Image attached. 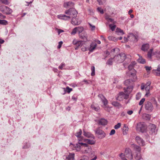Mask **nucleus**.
I'll use <instances>...</instances> for the list:
<instances>
[{
	"label": "nucleus",
	"instance_id": "39448f33",
	"mask_svg": "<svg viewBox=\"0 0 160 160\" xmlns=\"http://www.w3.org/2000/svg\"><path fill=\"white\" fill-rule=\"evenodd\" d=\"M0 10L3 14L7 15H9L12 13V10L5 5H2L0 6Z\"/></svg>",
	"mask_w": 160,
	"mask_h": 160
},
{
	"label": "nucleus",
	"instance_id": "a211bd4d",
	"mask_svg": "<svg viewBox=\"0 0 160 160\" xmlns=\"http://www.w3.org/2000/svg\"><path fill=\"white\" fill-rule=\"evenodd\" d=\"M74 154L69 153L68 155L66 156L65 160H74Z\"/></svg>",
	"mask_w": 160,
	"mask_h": 160
},
{
	"label": "nucleus",
	"instance_id": "c85d7f7f",
	"mask_svg": "<svg viewBox=\"0 0 160 160\" xmlns=\"http://www.w3.org/2000/svg\"><path fill=\"white\" fill-rule=\"evenodd\" d=\"M123 134L124 135H126L127 134V132L128 130V128L124 125V126L123 128Z\"/></svg>",
	"mask_w": 160,
	"mask_h": 160
},
{
	"label": "nucleus",
	"instance_id": "052dcab7",
	"mask_svg": "<svg viewBox=\"0 0 160 160\" xmlns=\"http://www.w3.org/2000/svg\"><path fill=\"white\" fill-rule=\"evenodd\" d=\"M79 41H77L76 39H73V41H72V43L75 45L77 44L78 43Z\"/></svg>",
	"mask_w": 160,
	"mask_h": 160
},
{
	"label": "nucleus",
	"instance_id": "69168bd1",
	"mask_svg": "<svg viewBox=\"0 0 160 160\" xmlns=\"http://www.w3.org/2000/svg\"><path fill=\"white\" fill-rule=\"evenodd\" d=\"M133 112L132 110L128 111L127 112V113L129 115H131L132 114Z\"/></svg>",
	"mask_w": 160,
	"mask_h": 160
},
{
	"label": "nucleus",
	"instance_id": "4be33fe9",
	"mask_svg": "<svg viewBox=\"0 0 160 160\" xmlns=\"http://www.w3.org/2000/svg\"><path fill=\"white\" fill-rule=\"evenodd\" d=\"M116 32L119 35H122L124 34L123 31L119 28H117L116 29Z\"/></svg>",
	"mask_w": 160,
	"mask_h": 160
},
{
	"label": "nucleus",
	"instance_id": "7ed1b4c3",
	"mask_svg": "<svg viewBox=\"0 0 160 160\" xmlns=\"http://www.w3.org/2000/svg\"><path fill=\"white\" fill-rule=\"evenodd\" d=\"M119 156L122 160H128L126 158L130 160L133 158L132 151L129 148H126L124 154L122 153L119 154Z\"/></svg>",
	"mask_w": 160,
	"mask_h": 160
},
{
	"label": "nucleus",
	"instance_id": "9b49d317",
	"mask_svg": "<svg viewBox=\"0 0 160 160\" xmlns=\"http://www.w3.org/2000/svg\"><path fill=\"white\" fill-rule=\"evenodd\" d=\"M77 17H74L72 18V21L71 23L72 24L75 25H77L80 24L81 23V21L78 20Z\"/></svg>",
	"mask_w": 160,
	"mask_h": 160
},
{
	"label": "nucleus",
	"instance_id": "a19ab883",
	"mask_svg": "<svg viewBox=\"0 0 160 160\" xmlns=\"http://www.w3.org/2000/svg\"><path fill=\"white\" fill-rule=\"evenodd\" d=\"M65 66V64L64 63L62 62L60 64V65L58 67V69L60 70H62L63 69V68Z\"/></svg>",
	"mask_w": 160,
	"mask_h": 160
},
{
	"label": "nucleus",
	"instance_id": "1a4fd4ad",
	"mask_svg": "<svg viewBox=\"0 0 160 160\" xmlns=\"http://www.w3.org/2000/svg\"><path fill=\"white\" fill-rule=\"evenodd\" d=\"M149 132L152 134L155 135L157 132V130L156 129V127L155 125L151 124L149 126Z\"/></svg>",
	"mask_w": 160,
	"mask_h": 160
},
{
	"label": "nucleus",
	"instance_id": "cd10ccee",
	"mask_svg": "<svg viewBox=\"0 0 160 160\" xmlns=\"http://www.w3.org/2000/svg\"><path fill=\"white\" fill-rule=\"evenodd\" d=\"M85 141L88 143L90 144H93L95 143V141L89 139H86Z\"/></svg>",
	"mask_w": 160,
	"mask_h": 160
},
{
	"label": "nucleus",
	"instance_id": "f03ea898",
	"mask_svg": "<svg viewBox=\"0 0 160 160\" xmlns=\"http://www.w3.org/2000/svg\"><path fill=\"white\" fill-rule=\"evenodd\" d=\"M133 88V87L132 86L127 87L126 88H124L123 90L125 93L123 92H119L118 95V97L116 98V100L121 101L123 99H128L129 97V94L131 92Z\"/></svg>",
	"mask_w": 160,
	"mask_h": 160
},
{
	"label": "nucleus",
	"instance_id": "2eb2a0df",
	"mask_svg": "<svg viewBox=\"0 0 160 160\" xmlns=\"http://www.w3.org/2000/svg\"><path fill=\"white\" fill-rule=\"evenodd\" d=\"M136 72V71H134L133 72H132L131 71H129L128 72V73L131 74V76H130L133 78V79H131L133 82H135L137 79Z\"/></svg>",
	"mask_w": 160,
	"mask_h": 160
},
{
	"label": "nucleus",
	"instance_id": "f3484780",
	"mask_svg": "<svg viewBox=\"0 0 160 160\" xmlns=\"http://www.w3.org/2000/svg\"><path fill=\"white\" fill-rule=\"evenodd\" d=\"M149 48V45L148 44H144L142 45L141 49L143 51L146 52L148 51Z\"/></svg>",
	"mask_w": 160,
	"mask_h": 160
},
{
	"label": "nucleus",
	"instance_id": "09e8293b",
	"mask_svg": "<svg viewBox=\"0 0 160 160\" xmlns=\"http://www.w3.org/2000/svg\"><path fill=\"white\" fill-rule=\"evenodd\" d=\"M80 145L81 144L80 143H77L76 144L74 145V146L75 148H78L79 149H80L81 147Z\"/></svg>",
	"mask_w": 160,
	"mask_h": 160
},
{
	"label": "nucleus",
	"instance_id": "4d7b16f0",
	"mask_svg": "<svg viewBox=\"0 0 160 160\" xmlns=\"http://www.w3.org/2000/svg\"><path fill=\"white\" fill-rule=\"evenodd\" d=\"M78 98L77 96H75L74 95H73L72 98V99L73 101H76L77 100Z\"/></svg>",
	"mask_w": 160,
	"mask_h": 160
},
{
	"label": "nucleus",
	"instance_id": "e433bc0d",
	"mask_svg": "<svg viewBox=\"0 0 160 160\" xmlns=\"http://www.w3.org/2000/svg\"><path fill=\"white\" fill-rule=\"evenodd\" d=\"M82 133V131L81 129L79 130V131L76 133L75 134V136L77 137H80Z\"/></svg>",
	"mask_w": 160,
	"mask_h": 160
},
{
	"label": "nucleus",
	"instance_id": "9d476101",
	"mask_svg": "<svg viewBox=\"0 0 160 160\" xmlns=\"http://www.w3.org/2000/svg\"><path fill=\"white\" fill-rule=\"evenodd\" d=\"M128 38L129 40L131 42H136L138 41V36L133 34V33H130L128 36Z\"/></svg>",
	"mask_w": 160,
	"mask_h": 160
},
{
	"label": "nucleus",
	"instance_id": "79ce46f5",
	"mask_svg": "<svg viewBox=\"0 0 160 160\" xmlns=\"http://www.w3.org/2000/svg\"><path fill=\"white\" fill-rule=\"evenodd\" d=\"M77 28L76 27L73 29L72 30V32H71V34L72 35H74L76 33L77 31Z\"/></svg>",
	"mask_w": 160,
	"mask_h": 160
},
{
	"label": "nucleus",
	"instance_id": "6ab92c4d",
	"mask_svg": "<svg viewBox=\"0 0 160 160\" xmlns=\"http://www.w3.org/2000/svg\"><path fill=\"white\" fill-rule=\"evenodd\" d=\"M132 145L135 150V153L141 152V148L139 146L134 144H132Z\"/></svg>",
	"mask_w": 160,
	"mask_h": 160
},
{
	"label": "nucleus",
	"instance_id": "e2e57ef3",
	"mask_svg": "<svg viewBox=\"0 0 160 160\" xmlns=\"http://www.w3.org/2000/svg\"><path fill=\"white\" fill-rule=\"evenodd\" d=\"M80 143L81 145H83L85 147H88V144L87 143L83 142H81Z\"/></svg>",
	"mask_w": 160,
	"mask_h": 160
},
{
	"label": "nucleus",
	"instance_id": "f8f14e48",
	"mask_svg": "<svg viewBox=\"0 0 160 160\" xmlns=\"http://www.w3.org/2000/svg\"><path fill=\"white\" fill-rule=\"evenodd\" d=\"M135 140L140 145L143 146L145 145L144 140L139 136H136L135 138Z\"/></svg>",
	"mask_w": 160,
	"mask_h": 160
},
{
	"label": "nucleus",
	"instance_id": "680f3d73",
	"mask_svg": "<svg viewBox=\"0 0 160 160\" xmlns=\"http://www.w3.org/2000/svg\"><path fill=\"white\" fill-rule=\"evenodd\" d=\"M150 89V86H146L145 89L146 92H149Z\"/></svg>",
	"mask_w": 160,
	"mask_h": 160
},
{
	"label": "nucleus",
	"instance_id": "774afa93",
	"mask_svg": "<svg viewBox=\"0 0 160 160\" xmlns=\"http://www.w3.org/2000/svg\"><path fill=\"white\" fill-rule=\"evenodd\" d=\"M151 84V82L148 81V82H147V83L145 84V86H150Z\"/></svg>",
	"mask_w": 160,
	"mask_h": 160
},
{
	"label": "nucleus",
	"instance_id": "b1692460",
	"mask_svg": "<svg viewBox=\"0 0 160 160\" xmlns=\"http://www.w3.org/2000/svg\"><path fill=\"white\" fill-rule=\"evenodd\" d=\"M111 104L114 106L118 107V108L119 107H121V104L117 101H112L111 102Z\"/></svg>",
	"mask_w": 160,
	"mask_h": 160
},
{
	"label": "nucleus",
	"instance_id": "f704fd0d",
	"mask_svg": "<svg viewBox=\"0 0 160 160\" xmlns=\"http://www.w3.org/2000/svg\"><path fill=\"white\" fill-rule=\"evenodd\" d=\"M77 28H78L77 31L78 32L79 34L82 33L83 30V28L82 27H78Z\"/></svg>",
	"mask_w": 160,
	"mask_h": 160
},
{
	"label": "nucleus",
	"instance_id": "ea45409f",
	"mask_svg": "<svg viewBox=\"0 0 160 160\" xmlns=\"http://www.w3.org/2000/svg\"><path fill=\"white\" fill-rule=\"evenodd\" d=\"M109 27L112 31H114L116 28V26L115 25L112 26V24H109Z\"/></svg>",
	"mask_w": 160,
	"mask_h": 160
},
{
	"label": "nucleus",
	"instance_id": "58836bf2",
	"mask_svg": "<svg viewBox=\"0 0 160 160\" xmlns=\"http://www.w3.org/2000/svg\"><path fill=\"white\" fill-rule=\"evenodd\" d=\"M128 68L130 71H132L133 72L134 71H136L133 68V66L131 64L128 66Z\"/></svg>",
	"mask_w": 160,
	"mask_h": 160
},
{
	"label": "nucleus",
	"instance_id": "338daca9",
	"mask_svg": "<svg viewBox=\"0 0 160 160\" xmlns=\"http://www.w3.org/2000/svg\"><path fill=\"white\" fill-rule=\"evenodd\" d=\"M146 86L144 84H142L141 86V89L142 90H143L145 88Z\"/></svg>",
	"mask_w": 160,
	"mask_h": 160
},
{
	"label": "nucleus",
	"instance_id": "3c124183",
	"mask_svg": "<svg viewBox=\"0 0 160 160\" xmlns=\"http://www.w3.org/2000/svg\"><path fill=\"white\" fill-rule=\"evenodd\" d=\"M30 147V144L29 143L27 142L26 143L25 145H24L23 147V148H28Z\"/></svg>",
	"mask_w": 160,
	"mask_h": 160
},
{
	"label": "nucleus",
	"instance_id": "4468645a",
	"mask_svg": "<svg viewBox=\"0 0 160 160\" xmlns=\"http://www.w3.org/2000/svg\"><path fill=\"white\" fill-rule=\"evenodd\" d=\"M79 34V36L80 38L83 39V42H86L87 41V34L85 32H83Z\"/></svg>",
	"mask_w": 160,
	"mask_h": 160
},
{
	"label": "nucleus",
	"instance_id": "aec40b11",
	"mask_svg": "<svg viewBox=\"0 0 160 160\" xmlns=\"http://www.w3.org/2000/svg\"><path fill=\"white\" fill-rule=\"evenodd\" d=\"M83 135L88 138H93L94 139V137L93 135L89 132H86L84 130H83Z\"/></svg>",
	"mask_w": 160,
	"mask_h": 160
},
{
	"label": "nucleus",
	"instance_id": "c756f323",
	"mask_svg": "<svg viewBox=\"0 0 160 160\" xmlns=\"http://www.w3.org/2000/svg\"><path fill=\"white\" fill-rule=\"evenodd\" d=\"M153 51V49H151L150 50L148 51V53L147 56L148 58L150 59L152 58V53Z\"/></svg>",
	"mask_w": 160,
	"mask_h": 160
},
{
	"label": "nucleus",
	"instance_id": "72a5a7b5",
	"mask_svg": "<svg viewBox=\"0 0 160 160\" xmlns=\"http://www.w3.org/2000/svg\"><path fill=\"white\" fill-rule=\"evenodd\" d=\"M143 117L146 120H149L151 118V116L148 114H145Z\"/></svg>",
	"mask_w": 160,
	"mask_h": 160
},
{
	"label": "nucleus",
	"instance_id": "bf43d9fd",
	"mask_svg": "<svg viewBox=\"0 0 160 160\" xmlns=\"http://www.w3.org/2000/svg\"><path fill=\"white\" fill-rule=\"evenodd\" d=\"M155 71L160 72V64H159L158 66V68L156 69L153 70Z\"/></svg>",
	"mask_w": 160,
	"mask_h": 160
},
{
	"label": "nucleus",
	"instance_id": "7c9ffc66",
	"mask_svg": "<svg viewBox=\"0 0 160 160\" xmlns=\"http://www.w3.org/2000/svg\"><path fill=\"white\" fill-rule=\"evenodd\" d=\"M91 108L92 109L96 111H99L100 110V108L99 107H96L94 104H92L91 106Z\"/></svg>",
	"mask_w": 160,
	"mask_h": 160
},
{
	"label": "nucleus",
	"instance_id": "49530a36",
	"mask_svg": "<svg viewBox=\"0 0 160 160\" xmlns=\"http://www.w3.org/2000/svg\"><path fill=\"white\" fill-rule=\"evenodd\" d=\"M88 24L92 31H93L95 29V26L94 25H92L89 23H88Z\"/></svg>",
	"mask_w": 160,
	"mask_h": 160
},
{
	"label": "nucleus",
	"instance_id": "f257e3e1",
	"mask_svg": "<svg viewBox=\"0 0 160 160\" xmlns=\"http://www.w3.org/2000/svg\"><path fill=\"white\" fill-rule=\"evenodd\" d=\"M65 13L66 15L64 14L58 15V18L65 20H70L72 18L77 17L78 12L75 8H71L68 10H66Z\"/></svg>",
	"mask_w": 160,
	"mask_h": 160
},
{
	"label": "nucleus",
	"instance_id": "412c9836",
	"mask_svg": "<svg viewBox=\"0 0 160 160\" xmlns=\"http://www.w3.org/2000/svg\"><path fill=\"white\" fill-rule=\"evenodd\" d=\"M83 44V41H78V43L76 45L75 47V49L77 50L78 49L79 47H82Z\"/></svg>",
	"mask_w": 160,
	"mask_h": 160
},
{
	"label": "nucleus",
	"instance_id": "ddd939ff",
	"mask_svg": "<svg viewBox=\"0 0 160 160\" xmlns=\"http://www.w3.org/2000/svg\"><path fill=\"white\" fill-rule=\"evenodd\" d=\"M107 122L106 119L102 118L98 120V123L99 125L105 126L107 124Z\"/></svg>",
	"mask_w": 160,
	"mask_h": 160
},
{
	"label": "nucleus",
	"instance_id": "0e129e2a",
	"mask_svg": "<svg viewBox=\"0 0 160 160\" xmlns=\"http://www.w3.org/2000/svg\"><path fill=\"white\" fill-rule=\"evenodd\" d=\"M145 68L146 70L147 71L150 70L152 68L151 67L146 66Z\"/></svg>",
	"mask_w": 160,
	"mask_h": 160
},
{
	"label": "nucleus",
	"instance_id": "6e6d98bb",
	"mask_svg": "<svg viewBox=\"0 0 160 160\" xmlns=\"http://www.w3.org/2000/svg\"><path fill=\"white\" fill-rule=\"evenodd\" d=\"M98 96L99 98L102 100L103 98H105L104 97L102 94H99L98 95Z\"/></svg>",
	"mask_w": 160,
	"mask_h": 160
},
{
	"label": "nucleus",
	"instance_id": "5701e85b",
	"mask_svg": "<svg viewBox=\"0 0 160 160\" xmlns=\"http://www.w3.org/2000/svg\"><path fill=\"white\" fill-rule=\"evenodd\" d=\"M97 44H94V43H92L90 44V47L88 49L90 52H92L93 50L95 48Z\"/></svg>",
	"mask_w": 160,
	"mask_h": 160
},
{
	"label": "nucleus",
	"instance_id": "dca6fc26",
	"mask_svg": "<svg viewBox=\"0 0 160 160\" xmlns=\"http://www.w3.org/2000/svg\"><path fill=\"white\" fill-rule=\"evenodd\" d=\"M74 3L72 1H69L65 2L64 5L66 8L73 7L74 6Z\"/></svg>",
	"mask_w": 160,
	"mask_h": 160
},
{
	"label": "nucleus",
	"instance_id": "5fc2aeb1",
	"mask_svg": "<svg viewBox=\"0 0 160 160\" xmlns=\"http://www.w3.org/2000/svg\"><path fill=\"white\" fill-rule=\"evenodd\" d=\"M115 132V130L114 129H112L111 131V132L109 133V135H112L114 134Z\"/></svg>",
	"mask_w": 160,
	"mask_h": 160
},
{
	"label": "nucleus",
	"instance_id": "a878e982",
	"mask_svg": "<svg viewBox=\"0 0 160 160\" xmlns=\"http://www.w3.org/2000/svg\"><path fill=\"white\" fill-rule=\"evenodd\" d=\"M113 61H114L113 58H111L107 61L106 64L109 66H111L112 65Z\"/></svg>",
	"mask_w": 160,
	"mask_h": 160
},
{
	"label": "nucleus",
	"instance_id": "13d9d810",
	"mask_svg": "<svg viewBox=\"0 0 160 160\" xmlns=\"http://www.w3.org/2000/svg\"><path fill=\"white\" fill-rule=\"evenodd\" d=\"M88 49L85 47L82 46L81 48L83 52L86 51Z\"/></svg>",
	"mask_w": 160,
	"mask_h": 160
},
{
	"label": "nucleus",
	"instance_id": "de8ad7c7",
	"mask_svg": "<svg viewBox=\"0 0 160 160\" xmlns=\"http://www.w3.org/2000/svg\"><path fill=\"white\" fill-rule=\"evenodd\" d=\"M121 126V124L120 123H118L114 127V128L115 129H118Z\"/></svg>",
	"mask_w": 160,
	"mask_h": 160
},
{
	"label": "nucleus",
	"instance_id": "20e7f679",
	"mask_svg": "<svg viewBox=\"0 0 160 160\" xmlns=\"http://www.w3.org/2000/svg\"><path fill=\"white\" fill-rule=\"evenodd\" d=\"M126 55L124 53H120L119 54L115 56L113 58L114 61L118 63L122 62L126 58Z\"/></svg>",
	"mask_w": 160,
	"mask_h": 160
},
{
	"label": "nucleus",
	"instance_id": "a18cd8bd",
	"mask_svg": "<svg viewBox=\"0 0 160 160\" xmlns=\"http://www.w3.org/2000/svg\"><path fill=\"white\" fill-rule=\"evenodd\" d=\"M72 90V88H69L68 87H67L66 88L65 91L67 92L68 93H69Z\"/></svg>",
	"mask_w": 160,
	"mask_h": 160
},
{
	"label": "nucleus",
	"instance_id": "8fccbe9b",
	"mask_svg": "<svg viewBox=\"0 0 160 160\" xmlns=\"http://www.w3.org/2000/svg\"><path fill=\"white\" fill-rule=\"evenodd\" d=\"M145 101V99L144 98H142L140 101L139 104V105H142L143 104V102Z\"/></svg>",
	"mask_w": 160,
	"mask_h": 160
},
{
	"label": "nucleus",
	"instance_id": "473e14b6",
	"mask_svg": "<svg viewBox=\"0 0 160 160\" xmlns=\"http://www.w3.org/2000/svg\"><path fill=\"white\" fill-rule=\"evenodd\" d=\"M138 60L139 63L142 64H144L146 62L145 59L142 58L141 57L139 58Z\"/></svg>",
	"mask_w": 160,
	"mask_h": 160
},
{
	"label": "nucleus",
	"instance_id": "bb28decb",
	"mask_svg": "<svg viewBox=\"0 0 160 160\" xmlns=\"http://www.w3.org/2000/svg\"><path fill=\"white\" fill-rule=\"evenodd\" d=\"M132 82H133V81L131 79H128L125 80L124 82V84L126 86H128V85H130V86H131V83H132Z\"/></svg>",
	"mask_w": 160,
	"mask_h": 160
},
{
	"label": "nucleus",
	"instance_id": "603ef678",
	"mask_svg": "<svg viewBox=\"0 0 160 160\" xmlns=\"http://www.w3.org/2000/svg\"><path fill=\"white\" fill-rule=\"evenodd\" d=\"M107 21L108 23L110 22L114 23V20L110 18H109Z\"/></svg>",
	"mask_w": 160,
	"mask_h": 160
},
{
	"label": "nucleus",
	"instance_id": "393cba45",
	"mask_svg": "<svg viewBox=\"0 0 160 160\" xmlns=\"http://www.w3.org/2000/svg\"><path fill=\"white\" fill-rule=\"evenodd\" d=\"M136 154L134 156L135 158L137 160H140L142 158L141 157V152H136Z\"/></svg>",
	"mask_w": 160,
	"mask_h": 160
},
{
	"label": "nucleus",
	"instance_id": "37998d69",
	"mask_svg": "<svg viewBox=\"0 0 160 160\" xmlns=\"http://www.w3.org/2000/svg\"><path fill=\"white\" fill-rule=\"evenodd\" d=\"M103 103L104 105L106 106L108 104V102L107 99L105 98L101 100Z\"/></svg>",
	"mask_w": 160,
	"mask_h": 160
},
{
	"label": "nucleus",
	"instance_id": "0eeeda50",
	"mask_svg": "<svg viewBox=\"0 0 160 160\" xmlns=\"http://www.w3.org/2000/svg\"><path fill=\"white\" fill-rule=\"evenodd\" d=\"M137 128L139 131L143 132L145 131L146 127L143 122H140L137 124Z\"/></svg>",
	"mask_w": 160,
	"mask_h": 160
},
{
	"label": "nucleus",
	"instance_id": "6e6552de",
	"mask_svg": "<svg viewBox=\"0 0 160 160\" xmlns=\"http://www.w3.org/2000/svg\"><path fill=\"white\" fill-rule=\"evenodd\" d=\"M145 109L148 112L152 111L153 109V106L152 103L149 101L147 102L145 104Z\"/></svg>",
	"mask_w": 160,
	"mask_h": 160
},
{
	"label": "nucleus",
	"instance_id": "4c0bfd02",
	"mask_svg": "<svg viewBox=\"0 0 160 160\" xmlns=\"http://www.w3.org/2000/svg\"><path fill=\"white\" fill-rule=\"evenodd\" d=\"M0 24L3 25H6L8 24V22L6 20H1L0 22Z\"/></svg>",
	"mask_w": 160,
	"mask_h": 160
},
{
	"label": "nucleus",
	"instance_id": "c03bdc74",
	"mask_svg": "<svg viewBox=\"0 0 160 160\" xmlns=\"http://www.w3.org/2000/svg\"><path fill=\"white\" fill-rule=\"evenodd\" d=\"M98 12H100L101 14H102L104 13L103 10L101 7H98L97 8Z\"/></svg>",
	"mask_w": 160,
	"mask_h": 160
},
{
	"label": "nucleus",
	"instance_id": "2f4dec72",
	"mask_svg": "<svg viewBox=\"0 0 160 160\" xmlns=\"http://www.w3.org/2000/svg\"><path fill=\"white\" fill-rule=\"evenodd\" d=\"M108 38L110 40L116 42L118 41V39L113 36H109Z\"/></svg>",
	"mask_w": 160,
	"mask_h": 160
},
{
	"label": "nucleus",
	"instance_id": "864d4df0",
	"mask_svg": "<svg viewBox=\"0 0 160 160\" xmlns=\"http://www.w3.org/2000/svg\"><path fill=\"white\" fill-rule=\"evenodd\" d=\"M62 43H63V42L62 41H61L59 42L58 43V48H61V46H62Z\"/></svg>",
	"mask_w": 160,
	"mask_h": 160
},
{
	"label": "nucleus",
	"instance_id": "423d86ee",
	"mask_svg": "<svg viewBox=\"0 0 160 160\" xmlns=\"http://www.w3.org/2000/svg\"><path fill=\"white\" fill-rule=\"evenodd\" d=\"M95 132L96 134L98 135V138L100 139L103 138L106 135L105 133L99 128L96 129Z\"/></svg>",
	"mask_w": 160,
	"mask_h": 160
},
{
	"label": "nucleus",
	"instance_id": "c9c22d12",
	"mask_svg": "<svg viewBox=\"0 0 160 160\" xmlns=\"http://www.w3.org/2000/svg\"><path fill=\"white\" fill-rule=\"evenodd\" d=\"M92 72L91 73V75L92 76H93L95 74V67L94 66H92L91 68Z\"/></svg>",
	"mask_w": 160,
	"mask_h": 160
}]
</instances>
